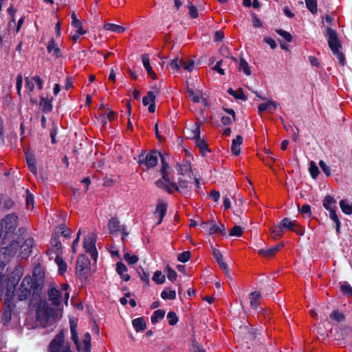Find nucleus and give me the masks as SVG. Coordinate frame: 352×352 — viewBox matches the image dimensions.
<instances>
[{
  "mask_svg": "<svg viewBox=\"0 0 352 352\" xmlns=\"http://www.w3.org/2000/svg\"><path fill=\"white\" fill-rule=\"evenodd\" d=\"M124 258L126 261H127L129 264H135L138 262V258L135 255H131L129 253H125L124 254Z\"/></svg>",
  "mask_w": 352,
  "mask_h": 352,
  "instance_id": "obj_58",
  "label": "nucleus"
},
{
  "mask_svg": "<svg viewBox=\"0 0 352 352\" xmlns=\"http://www.w3.org/2000/svg\"><path fill=\"white\" fill-rule=\"evenodd\" d=\"M47 50L49 54L55 58H60L62 56L61 51L58 47L57 44L55 43L54 38H51L47 45Z\"/></svg>",
  "mask_w": 352,
  "mask_h": 352,
  "instance_id": "obj_22",
  "label": "nucleus"
},
{
  "mask_svg": "<svg viewBox=\"0 0 352 352\" xmlns=\"http://www.w3.org/2000/svg\"><path fill=\"white\" fill-rule=\"evenodd\" d=\"M167 210V205L164 202H159L155 210L153 213L155 218L158 219L157 224L159 225L162 223L163 218L164 217Z\"/></svg>",
  "mask_w": 352,
  "mask_h": 352,
  "instance_id": "obj_16",
  "label": "nucleus"
},
{
  "mask_svg": "<svg viewBox=\"0 0 352 352\" xmlns=\"http://www.w3.org/2000/svg\"><path fill=\"white\" fill-rule=\"evenodd\" d=\"M165 315V311L162 309H158L154 311L153 316H151V322L153 324H155L159 322V320H162Z\"/></svg>",
  "mask_w": 352,
  "mask_h": 352,
  "instance_id": "obj_41",
  "label": "nucleus"
},
{
  "mask_svg": "<svg viewBox=\"0 0 352 352\" xmlns=\"http://www.w3.org/2000/svg\"><path fill=\"white\" fill-rule=\"evenodd\" d=\"M40 107L44 113H49L52 109L51 100H48L43 96L41 97Z\"/></svg>",
  "mask_w": 352,
  "mask_h": 352,
  "instance_id": "obj_32",
  "label": "nucleus"
},
{
  "mask_svg": "<svg viewBox=\"0 0 352 352\" xmlns=\"http://www.w3.org/2000/svg\"><path fill=\"white\" fill-rule=\"evenodd\" d=\"M55 262L58 266V272L63 275L67 271V264L63 261V257L60 254H57L55 258Z\"/></svg>",
  "mask_w": 352,
  "mask_h": 352,
  "instance_id": "obj_34",
  "label": "nucleus"
},
{
  "mask_svg": "<svg viewBox=\"0 0 352 352\" xmlns=\"http://www.w3.org/2000/svg\"><path fill=\"white\" fill-rule=\"evenodd\" d=\"M116 272L124 281L129 280L130 276L126 273L127 267L122 262L117 263Z\"/></svg>",
  "mask_w": 352,
  "mask_h": 352,
  "instance_id": "obj_25",
  "label": "nucleus"
},
{
  "mask_svg": "<svg viewBox=\"0 0 352 352\" xmlns=\"http://www.w3.org/2000/svg\"><path fill=\"white\" fill-rule=\"evenodd\" d=\"M271 236L274 239H278L280 238L283 234V228L282 226L278 225L272 227L270 229Z\"/></svg>",
  "mask_w": 352,
  "mask_h": 352,
  "instance_id": "obj_36",
  "label": "nucleus"
},
{
  "mask_svg": "<svg viewBox=\"0 0 352 352\" xmlns=\"http://www.w3.org/2000/svg\"><path fill=\"white\" fill-rule=\"evenodd\" d=\"M155 96L154 93L151 91H149L147 93V95L143 98L142 103L144 106H147L148 104L153 103L155 102Z\"/></svg>",
  "mask_w": 352,
  "mask_h": 352,
  "instance_id": "obj_45",
  "label": "nucleus"
},
{
  "mask_svg": "<svg viewBox=\"0 0 352 352\" xmlns=\"http://www.w3.org/2000/svg\"><path fill=\"white\" fill-rule=\"evenodd\" d=\"M166 270H167V278L170 280L174 281L177 278L176 272L175 270H173V269L170 268L169 267H166Z\"/></svg>",
  "mask_w": 352,
  "mask_h": 352,
  "instance_id": "obj_64",
  "label": "nucleus"
},
{
  "mask_svg": "<svg viewBox=\"0 0 352 352\" xmlns=\"http://www.w3.org/2000/svg\"><path fill=\"white\" fill-rule=\"evenodd\" d=\"M188 98L193 101L194 102H199L200 100V96H199V91H195L192 89L188 90Z\"/></svg>",
  "mask_w": 352,
  "mask_h": 352,
  "instance_id": "obj_53",
  "label": "nucleus"
},
{
  "mask_svg": "<svg viewBox=\"0 0 352 352\" xmlns=\"http://www.w3.org/2000/svg\"><path fill=\"white\" fill-rule=\"evenodd\" d=\"M276 32L281 36L284 39H285L287 42H291L292 40V36L291 34L287 31H285L281 29H278Z\"/></svg>",
  "mask_w": 352,
  "mask_h": 352,
  "instance_id": "obj_57",
  "label": "nucleus"
},
{
  "mask_svg": "<svg viewBox=\"0 0 352 352\" xmlns=\"http://www.w3.org/2000/svg\"><path fill=\"white\" fill-rule=\"evenodd\" d=\"M122 226L120 225V221L117 218H111L108 223V228L110 233L114 234L117 233L119 231H121L122 229Z\"/></svg>",
  "mask_w": 352,
  "mask_h": 352,
  "instance_id": "obj_26",
  "label": "nucleus"
},
{
  "mask_svg": "<svg viewBox=\"0 0 352 352\" xmlns=\"http://www.w3.org/2000/svg\"><path fill=\"white\" fill-rule=\"evenodd\" d=\"M76 346V349L80 352L91 351V336L89 333H85L81 340L78 339L76 335V339L72 340Z\"/></svg>",
  "mask_w": 352,
  "mask_h": 352,
  "instance_id": "obj_9",
  "label": "nucleus"
},
{
  "mask_svg": "<svg viewBox=\"0 0 352 352\" xmlns=\"http://www.w3.org/2000/svg\"><path fill=\"white\" fill-rule=\"evenodd\" d=\"M32 245H33L32 239H28L21 245V249L22 252H21V254H23V255L21 256L22 258H24L25 256H28L29 255V254L31 252L30 248L32 247Z\"/></svg>",
  "mask_w": 352,
  "mask_h": 352,
  "instance_id": "obj_31",
  "label": "nucleus"
},
{
  "mask_svg": "<svg viewBox=\"0 0 352 352\" xmlns=\"http://www.w3.org/2000/svg\"><path fill=\"white\" fill-rule=\"evenodd\" d=\"M50 352H67L71 351L69 344L65 341L64 335L59 333L51 341L49 346Z\"/></svg>",
  "mask_w": 352,
  "mask_h": 352,
  "instance_id": "obj_5",
  "label": "nucleus"
},
{
  "mask_svg": "<svg viewBox=\"0 0 352 352\" xmlns=\"http://www.w3.org/2000/svg\"><path fill=\"white\" fill-rule=\"evenodd\" d=\"M180 67H182L185 70L191 72L194 67V62L192 60L185 61L180 60Z\"/></svg>",
  "mask_w": 352,
  "mask_h": 352,
  "instance_id": "obj_51",
  "label": "nucleus"
},
{
  "mask_svg": "<svg viewBox=\"0 0 352 352\" xmlns=\"http://www.w3.org/2000/svg\"><path fill=\"white\" fill-rule=\"evenodd\" d=\"M166 190L168 193L172 194L174 191L178 192V186L175 182L170 181L168 182Z\"/></svg>",
  "mask_w": 352,
  "mask_h": 352,
  "instance_id": "obj_60",
  "label": "nucleus"
},
{
  "mask_svg": "<svg viewBox=\"0 0 352 352\" xmlns=\"http://www.w3.org/2000/svg\"><path fill=\"white\" fill-rule=\"evenodd\" d=\"M200 227L208 233V234H217L218 232H221L219 229V226H217L213 221H201L199 224Z\"/></svg>",
  "mask_w": 352,
  "mask_h": 352,
  "instance_id": "obj_19",
  "label": "nucleus"
},
{
  "mask_svg": "<svg viewBox=\"0 0 352 352\" xmlns=\"http://www.w3.org/2000/svg\"><path fill=\"white\" fill-rule=\"evenodd\" d=\"M153 280L157 284H162L165 281V276L162 274L161 271L157 270L154 273Z\"/></svg>",
  "mask_w": 352,
  "mask_h": 352,
  "instance_id": "obj_48",
  "label": "nucleus"
},
{
  "mask_svg": "<svg viewBox=\"0 0 352 352\" xmlns=\"http://www.w3.org/2000/svg\"><path fill=\"white\" fill-rule=\"evenodd\" d=\"M162 167L161 169V173H162V179H161L166 181L168 182H170V180L168 177V175L166 171V169L168 168V164L164 162L163 158H162Z\"/></svg>",
  "mask_w": 352,
  "mask_h": 352,
  "instance_id": "obj_47",
  "label": "nucleus"
},
{
  "mask_svg": "<svg viewBox=\"0 0 352 352\" xmlns=\"http://www.w3.org/2000/svg\"><path fill=\"white\" fill-rule=\"evenodd\" d=\"M213 256L219 264V267L224 271L227 276L230 277V272L227 264L223 261L222 254L219 250H213Z\"/></svg>",
  "mask_w": 352,
  "mask_h": 352,
  "instance_id": "obj_18",
  "label": "nucleus"
},
{
  "mask_svg": "<svg viewBox=\"0 0 352 352\" xmlns=\"http://www.w3.org/2000/svg\"><path fill=\"white\" fill-rule=\"evenodd\" d=\"M168 324L171 326L176 324L178 322V317L174 311H169L167 314Z\"/></svg>",
  "mask_w": 352,
  "mask_h": 352,
  "instance_id": "obj_50",
  "label": "nucleus"
},
{
  "mask_svg": "<svg viewBox=\"0 0 352 352\" xmlns=\"http://www.w3.org/2000/svg\"><path fill=\"white\" fill-rule=\"evenodd\" d=\"M70 331L72 339L76 340L77 335V321L74 318L69 319Z\"/></svg>",
  "mask_w": 352,
  "mask_h": 352,
  "instance_id": "obj_44",
  "label": "nucleus"
},
{
  "mask_svg": "<svg viewBox=\"0 0 352 352\" xmlns=\"http://www.w3.org/2000/svg\"><path fill=\"white\" fill-rule=\"evenodd\" d=\"M72 25L80 33H86V31L83 30L82 25L80 21L77 19V16L74 12L71 15Z\"/></svg>",
  "mask_w": 352,
  "mask_h": 352,
  "instance_id": "obj_37",
  "label": "nucleus"
},
{
  "mask_svg": "<svg viewBox=\"0 0 352 352\" xmlns=\"http://www.w3.org/2000/svg\"><path fill=\"white\" fill-rule=\"evenodd\" d=\"M326 36L327 38L329 46L331 51L333 52L335 51L339 50L341 47V45L338 38L336 32L334 30L328 28L327 29Z\"/></svg>",
  "mask_w": 352,
  "mask_h": 352,
  "instance_id": "obj_13",
  "label": "nucleus"
},
{
  "mask_svg": "<svg viewBox=\"0 0 352 352\" xmlns=\"http://www.w3.org/2000/svg\"><path fill=\"white\" fill-rule=\"evenodd\" d=\"M192 133L191 138L195 139L196 145L199 148L202 155H206L209 151L206 142L200 138V125L198 123L195 124Z\"/></svg>",
  "mask_w": 352,
  "mask_h": 352,
  "instance_id": "obj_8",
  "label": "nucleus"
},
{
  "mask_svg": "<svg viewBox=\"0 0 352 352\" xmlns=\"http://www.w3.org/2000/svg\"><path fill=\"white\" fill-rule=\"evenodd\" d=\"M177 170L184 177H188L189 179H193L196 184L197 188L199 187V182L197 178H192L191 165L186 162L183 164H178L176 166Z\"/></svg>",
  "mask_w": 352,
  "mask_h": 352,
  "instance_id": "obj_12",
  "label": "nucleus"
},
{
  "mask_svg": "<svg viewBox=\"0 0 352 352\" xmlns=\"http://www.w3.org/2000/svg\"><path fill=\"white\" fill-rule=\"evenodd\" d=\"M160 154L157 151H151L146 155L142 154L139 156L138 163L144 166V169H148L156 166L158 157Z\"/></svg>",
  "mask_w": 352,
  "mask_h": 352,
  "instance_id": "obj_6",
  "label": "nucleus"
},
{
  "mask_svg": "<svg viewBox=\"0 0 352 352\" xmlns=\"http://www.w3.org/2000/svg\"><path fill=\"white\" fill-rule=\"evenodd\" d=\"M341 290L343 294L348 296H352V288L349 284L346 283L342 284Z\"/></svg>",
  "mask_w": 352,
  "mask_h": 352,
  "instance_id": "obj_62",
  "label": "nucleus"
},
{
  "mask_svg": "<svg viewBox=\"0 0 352 352\" xmlns=\"http://www.w3.org/2000/svg\"><path fill=\"white\" fill-rule=\"evenodd\" d=\"M161 297L164 300H174L176 298V292L175 290L165 289L162 291Z\"/></svg>",
  "mask_w": 352,
  "mask_h": 352,
  "instance_id": "obj_40",
  "label": "nucleus"
},
{
  "mask_svg": "<svg viewBox=\"0 0 352 352\" xmlns=\"http://www.w3.org/2000/svg\"><path fill=\"white\" fill-rule=\"evenodd\" d=\"M27 164L29 168V170L33 173H36V167L34 162V159L31 156H28L26 157Z\"/></svg>",
  "mask_w": 352,
  "mask_h": 352,
  "instance_id": "obj_49",
  "label": "nucleus"
},
{
  "mask_svg": "<svg viewBox=\"0 0 352 352\" xmlns=\"http://www.w3.org/2000/svg\"><path fill=\"white\" fill-rule=\"evenodd\" d=\"M329 217L332 221H333L336 223L337 233H340L341 223L339 220L338 215L336 214V209L333 210L329 211Z\"/></svg>",
  "mask_w": 352,
  "mask_h": 352,
  "instance_id": "obj_42",
  "label": "nucleus"
},
{
  "mask_svg": "<svg viewBox=\"0 0 352 352\" xmlns=\"http://www.w3.org/2000/svg\"><path fill=\"white\" fill-rule=\"evenodd\" d=\"M334 337L338 340H348L352 338V330L349 327H344L336 331Z\"/></svg>",
  "mask_w": 352,
  "mask_h": 352,
  "instance_id": "obj_20",
  "label": "nucleus"
},
{
  "mask_svg": "<svg viewBox=\"0 0 352 352\" xmlns=\"http://www.w3.org/2000/svg\"><path fill=\"white\" fill-rule=\"evenodd\" d=\"M278 104L274 101H268L265 103L261 104L258 107L259 114L263 111L274 112L277 108Z\"/></svg>",
  "mask_w": 352,
  "mask_h": 352,
  "instance_id": "obj_23",
  "label": "nucleus"
},
{
  "mask_svg": "<svg viewBox=\"0 0 352 352\" xmlns=\"http://www.w3.org/2000/svg\"><path fill=\"white\" fill-rule=\"evenodd\" d=\"M69 285L63 283L60 287L52 285L47 291V298L41 300L36 310L37 322L43 327H51V329L55 324L56 309L60 307L64 300L67 305L69 293L67 292Z\"/></svg>",
  "mask_w": 352,
  "mask_h": 352,
  "instance_id": "obj_1",
  "label": "nucleus"
},
{
  "mask_svg": "<svg viewBox=\"0 0 352 352\" xmlns=\"http://www.w3.org/2000/svg\"><path fill=\"white\" fill-rule=\"evenodd\" d=\"M142 63L144 65V67H145L148 74L153 78L156 79L157 75L152 69V67L150 64V60H149V56L148 54H144L142 55Z\"/></svg>",
  "mask_w": 352,
  "mask_h": 352,
  "instance_id": "obj_24",
  "label": "nucleus"
},
{
  "mask_svg": "<svg viewBox=\"0 0 352 352\" xmlns=\"http://www.w3.org/2000/svg\"><path fill=\"white\" fill-rule=\"evenodd\" d=\"M309 173L314 179H316L319 175V169L316 164L314 162H311L309 164Z\"/></svg>",
  "mask_w": 352,
  "mask_h": 352,
  "instance_id": "obj_46",
  "label": "nucleus"
},
{
  "mask_svg": "<svg viewBox=\"0 0 352 352\" xmlns=\"http://www.w3.org/2000/svg\"><path fill=\"white\" fill-rule=\"evenodd\" d=\"M104 29L108 31L113 32L117 34H121L125 31V28L124 27L113 23L104 24Z\"/></svg>",
  "mask_w": 352,
  "mask_h": 352,
  "instance_id": "obj_33",
  "label": "nucleus"
},
{
  "mask_svg": "<svg viewBox=\"0 0 352 352\" xmlns=\"http://www.w3.org/2000/svg\"><path fill=\"white\" fill-rule=\"evenodd\" d=\"M41 289V287L36 280H34L30 276H26L14 292L19 300H24L32 295H37Z\"/></svg>",
  "mask_w": 352,
  "mask_h": 352,
  "instance_id": "obj_2",
  "label": "nucleus"
},
{
  "mask_svg": "<svg viewBox=\"0 0 352 352\" xmlns=\"http://www.w3.org/2000/svg\"><path fill=\"white\" fill-rule=\"evenodd\" d=\"M18 227V217L14 214L6 215L0 221V234L4 236L14 233Z\"/></svg>",
  "mask_w": 352,
  "mask_h": 352,
  "instance_id": "obj_3",
  "label": "nucleus"
},
{
  "mask_svg": "<svg viewBox=\"0 0 352 352\" xmlns=\"http://www.w3.org/2000/svg\"><path fill=\"white\" fill-rule=\"evenodd\" d=\"M23 268L20 265L16 266L13 270L11 276L8 279V288L6 292L7 297H12L14 294L16 285L19 283V280L23 275Z\"/></svg>",
  "mask_w": 352,
  "mask_h": 352,
  "instance_id": "obj_4",
  "label": "nucleus"
},
{
  "mask_svg": "<svg viewBox=\"0 0 352 352\" xmlns=\"http://www.w3.org/2000/svg\"><path fill=\"white\" fill-rule=\"evenodd\" d=\"M190 256H191V253L190 251H185V252H183L182 253H180L178 255L177 259L180 262L186 263L190 259Z\"/></svg>",
  "mask_w": 352,
  "mask_h": 352,
  "instance_id": "obj_56",
  "label": "nucleus"
},
{
  "mask_svg": "<svg viewBox=\"0 0 352 352\" xmlns=\"http://www.w3.org/2000/svg\"><path fill=\"white\" fill-rule=\"evenodd\" d=\"M330 318L332 320H336L338 322H340V321L343 320L344 315L338 311H334L330 315Z\"/></svg>",
  "mask_w": 352,
  "mask_h": 352,
  "instance_id": "obj_61",
  "label": "nucleus"
},
{
  "mask_svg": "<svg viewBox=\"0 0 352 352\" xmlns=\"http://www.w3.org/2000/svg\"><path fill=\"white\" fill-rule=\"evenodd\" d=\"M19 246V243L14 242L11 243L9 246L6 248L5 253H8L9 254H15L16 253V250Z\"/></svg>",
  "mask_w": 352,
  "mask_h": 352,
  "instance_id": "obj_52",
  "label": "nucleus"
},
{
  "mask_svg": "<svg viewBox=\"0 0 352 352\" xmlns=\"http://www.w3.org/2000/svg\"><path fill=\"white\" fill-rule=\"evenodd\" d=\"M308 10L313 14H316L318 10L317 0H305Z\"/></svg>",
  "mask_w": 352,
  "mask_h": 352,
  "instance_id": "obj_43",
  "label": "nucleus"
},
{
  "mask_svg": "<svg viewBox=\"0 0 352 352\" xmlns=\"http://www.w3.org/2000/svg\"><path fill=\"white\" fill-rule=\"evenodd\" d=\"M243 143V138L239 135L235 139L232 140L231 145V150L233 154L236 156L239 155L241 153L240 145Z\"/></svg>",
  "mask_w": 352,
  "mask_h": 352,
  "instance_id": "obj_28",
  "label": "nucleus"
},
{
  "mask_svg": "<svg viewBox=\"0 0 352 352\" xmlns=\"http://www.w3.org/2000/svg\"><path fill=\"white\" fill-rule=\"evenodd\" d=\"M239 70L242 71L247 76H250L251 74L250 67L248 63L243 58L240 59Z\"/></svg>",
  "mask_w": 352,
  "mask_h": 352,
  "instance_id": "obj_39",
  "label": "nucleus"
},
{
  "mask_svg": "<svg viewBox=\"0 0 352 352\" xmlns=\"http://www.w3.org/2000/svg\"><path fill=\"white\" fill-rule=\"evenodd\" d=\"M340 207L344 214L348 215L352 214V202H350L349 200L342 199L340 201Z\"/></svg>",
  "mask_w": 352,
  "mask_h": 352,
  "instance_id": "obj_30",
  "label": "nucleus"
},
{
  "mask_svg": "<svg viewBox=\"0 0 352 352\" xmlns=\"http://www.w3.org/2000/svg\"><path fill=\"white\" fill-rule=\"evenodd\" d=\"M83 245L85 251L89 253L94 261H96L98 252L96 248V237L93 233L88 234L85 238Z\"/></svg>",
  "mask_w": 352,
  "mask_h": 352,
  "instance_id": "obj_7",
  "label": "nucleus"
},
{
  "mask_svg": "<svg viewBox=\"0 0 352 352\" xmlns=\"http://www.w3.org/2000/svg\"><path fill=\"white\" fill-rule=\"evenodd\" d=\"M280 225L282 226L283 229H287L292 232H296L298 235L304 234V229L302 226L298 225L296 221H292L289 218H284L281 222Z\"/></svg>",
  "mask_w": 352,
  "mask_h": 352,
  "instance_id": "obj_11",
  "label": "nucleus"
},
{
  "mask_svg": "<svg viewBox=\"0 0 352 352\" xmlns=\"http://www.w3.org/2000/svg\"><path fill=\"white\" fill-rule=\"evenodd\" d=\"M191 180L188 177L179 178L178 179V192L183 195L187 196L190 195L191 191Z\"/></svg>",
  "mask_w": 352,
  "mask_h": 352,
  "instance_id": "obj_14",
  "label": "nucleus"
},
{
  "mask_svg": "<svg viewBox=\"0 0 352 352\" xmlns=\"http://www.w3.org/2000/svg\"><path fill=\"white\" fill-rule=\"evenodd\" d=\"M25 88L28 91V94L30 96V93L32 92L34 89V80L29 78L28 77L25 78Z\"/></svg>",
  "mask_w": 352,
  "mask_h": 352,
  "instance_id": "obj_59",
  "label": "nucleus"
},
{
  "mask_svg": "<svg viewBox=\"0 0 352 352\" xmlns=\"http://www.w3.org/2000/svg\"><path fill=\"white\" fill-rule=\"evenodd\" d=\"M90 262L87 258L81 255L79 256L76 264V275L78 277H86L89 272Z\"/></svg>",
  "mask_w": 352,
  "mask_h": 352,
  "instance_id": "obj_10",
  "label": "nucleus"
},
{
  "mask_svg": "<svg viewBox=\"0 0 352 352\" xmlns=\"http://www.w3.org/2000/svg\"><path fill=\"white\" fill-rule=\"evenodd\" d=\"M283 246L284 244H278L267 250L261 249L258 251V254L262 256L270 258L274 256Z\"/></svg>",
  "mask_w": 352,
  "mask_h": 352,
  "instance_id": "obj_21",
  "label": "nucleus"
},
{
  "mask_svg": "<svg viewBox=\"0 0 352 352\" xmlns=\"http://www.w3.org/2000/svg\"><path fill=\"white\" fill-rule=\"evenodd\" d=\"M57 131H58L57 124L55 123V122H53L52 128L50 129V137H51V139H52V143L53 144H54L56 142V135L57 134Z\"/></svg>",
  "mask_w": 352,
  "mask_h": 352,
  "instance_id": "obj_55",
  "label": "nucleus"
},
{
  "mask_svg": "<svg viewBox=\"0 0 352 352\" xmlns=\"http://www.w3.org/2000/svg\"><path fill=\"white\" fill-rule=\"evenodd\" d=\"M133 326L137 331H142L146 327V322L142 318H138L132 321Z\"/></svg>",
  "mask_w": 352,
  "mask_h": 352,
  "instance_id": "obj_35",
  "label": "nucleus"
},
{
  "mask_svg": "<svg viewBox=\"0 0 352 352\" xmlns=\"http://www.w3.org/2000/svg\"><path fill=\"white\" fill-rule=\"evenodd\" d=\"M243 234V228L239 226H234L230 231V236H240Z\"/></svg>",
  "mask_w": 352,
  "mask_h": 352,
  "instance_id": "obj_54",
  "label": "nucleus"
},
{
  "mask_svg": "<svg viewBox=\"0 0 352 352\" xmlns=\"http://www.w3.org/2000/svg\"><path fill=\"white\" fill-rule=\"evenodd\" d=\"M10 298V297H7L4 303L3 312L2 314V321L4 325H8L9 324L12 317L13 304Z\"/></svg>",
  "mask_w": 352,
  "mask_h": 352,
  "instance_id": "obj_15",
  "label": "nucleus"
},
{
  "mask_svg": "<svg viewBox=\"0 0 352 352\" xmlns=\"http://www.w3.org/2000/svg\"><path fill=\"white\" fill-rule=\"evenodd\" d=\"M336 201L333 197L327 195L324 197L322 204L325 209L331 211L336 208Z\"/></svg>",
  "mask_w": 352,
  "mask_h": 352,
  "instance_id": "obj_29",
  "label": "nucleus"
},
{
  "mask_svg": "<svg viewBox=\"0 0 352 352\" xmlns=\"http://www.w3.org/2000/svg\"><path fill=\"white\" fill-rule=\"evenodd\" d=\"M51 245H52V249L49 250L47 252V254L50 255L52 253L54 252L56 254V256L57 254L60 255L63 246H62L61 242L59 241L58 236L57 235H56V234L53 235V236L51 239Z\"/></svg>",
  "mask_w": 352,
  "mask_h": 352,
  "instance_id": "obj_17",
  "label": "nucleus"
},
{
  "mask_svg": "<svg viewBox=\"0 0 352 352\" xmlns=\"http://www.w3.org/2000/svg\"><path fill=\"white\" fill-rule=\"evenodd\" d=\"M228 92L234 98L236 99H238V100H247V98L246 96L244 95V93L242 90V89H238L237 91H235L232 88H230L228 90Z\"/></svg>",
  "mask_w": 352,
  "mask_h": 352,
  "instance_id": "obj_38",
  "label": "nucleus"
},
{
  "mask_svg": "<svg viewBox=\"0 0 352 352\" xmlns=\"http://www.w3.org/2000/svg\"><path fill=\"white\" fill-rule=\"evenodd\" d=\"M319 165H320L321 169L322 170V171L325 173V175L327 177L331 175L330 167L329 166H327V164L324 161L320 160L319 162Z\"/></svg>",
  "mask_w": 352,
  "mask_h": 352,
  "instance_id": "obj_63",
  "label": "nucleus"
},
{
  "mask_svg": "<svg viewBox=\"0 0 352 352\" xmlns=\"http://www.w3.org/2000/svg\"><path fill=\"white\" fill-rule=\"evenodd\" d=\"M250 304L252 308L256 309L260 305L261 294L259 292H253L248 296Z\"/></svg>",
  "mask_w": 352,
  "mask_h": 352,
  "instance_id": "obj_27",
  "label": "nucleus"
}]
</instances>
